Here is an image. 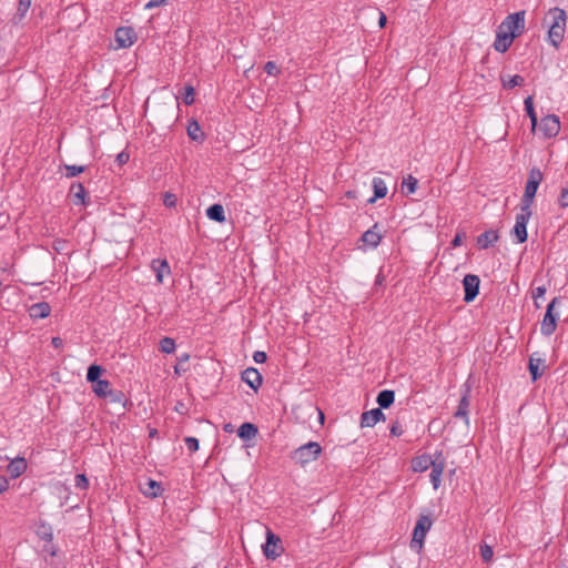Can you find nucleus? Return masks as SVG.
<instances>
[{
    "mask_svg": "<svg viewBox=\"0 0 568 568\" xmlns=\"http://www.w3.org/2000/svg\"><path fill=\"white\" fill-rule=\"evenodd\" d=\"M163 203L166 209H174L176 205V196L173 193H165L163 196Z\"/></svg>",
    "mask_w": 568,
    "mask_h": 568,
    "instance_id": "obj_39",
    "label": "nucleus"
},
{
    "mask_svg": "<svg viewBox=\"0 0 568 568\" xmlns=\"http://www.w3.org/2000/svg\"><path fill=\"white\" fill-rule=\"evenodd\" d=\"M530 215H517L516 224L511 230L514 241L524 243L527 240V223Z\"/></svg>",
    "mask_w": 568,
    "mask_h": 568,
    "instance_id": "obj_11",
    "label": "nucleus"
},
{
    "mask_svg": "<svg viewBox=\"0 0 568 568\" xmlns=\"http://www.w3.org/2000/svg\"><path fill=\"white\" fill-rule=\"evenodd\" d=\"M151 267L155 273L156 282L159 284L163 283L164 276L171 273V268L166 260H153Z\"/></svg>",
    "mask_w": 568,
    "mask_h": 568,
    "instance_id": "obj_18",
    "label": "nucleus"
},
{
    "mask_svg": "<svg viewBox=\"0 0 568 568\" xmlns=\"http://www.w3.org/2000/svg\"><path fill=\"white\" fill-rule=\"evenodd\" d=\"M444 471V465L443 463H432V471H430V481L433 484V487L437 489L440 485V478Z\"/></svg>",
    "mask_w": 568,
    "mask_h": 568,
    "instance_id": "obj_27",
    "label": "nucleus"
},
{
    "mask_svg": "<svg viewBox=\"0 0 568 568\" xmlns=\"http://www.w3.org/2000/svg\"><path fill=\"white\" fill-rule=\"evenodd\" d=\"M253 359H254L255 363L263 364V363L266 362L267 355L263 351H256L253 354Z\"/></svg>",
    "mask_w": 568,
    "mask_h": 568,
    "instance_id": "obj_44",
    "label": "nucleus"
},
{
    "mask_svg": "<svg viewBox=\"0 0 568 568\" xmlns=\"http://www.w3.org/2000/svg\"><path fill=\"white\" fill-rule=\"evenodd\" d=\"M154 433H156V429H153V432H151L150 435L153 436Z\"/></svg>",
    "mask_w": 568,
    "mask_h": 568,
    "instance_id": "obj_59",
    "label": "nucleus"
},
{
    "mask_svg": "<svg viewBox=\"0 0 568 568\" xmlns=\"http://www.w3.org/2000/svg\"><path fill=\"white\" fill-rule=\"evenodd\" d=\"M418 185V180L414 178L413 175H408L407 178H404L400 189L402 192L406 195L413 194Z\"/></svg>",
    "mask_w": 568,
    "mask_h": 568,
    "instance_id": "obj_30",
    "label": "nucleus"
},
{
    "mask_svg": "<svg viewBox=\"0 0 568 568\" xmlns=\"http://www.w3.org/2000/svg\"><path fill=\"white\" fill-rule=\"evenodd\" d=\"M560 131L559 118L555 114L544 116L539 123V132L544 138L550 139L558 135Z\"/></svg>",
    "mask_w": 568,
    "mask_h": 568,
    "instance_id": "obj_8",
    "label": "nucleus"
},
{
    "mask_svg": "<svg viewBox=\"0 0 568 568\" xmlns=\"http://www.w3.org/2000/svg\"><path fill=\"white\" fill-rule=\"evenodd\" d=\"M428 467V460L427 459H424V464H423V460H417L414 465V470H424Z\"/></svg>",
    "mask_w": 568,
    "mask_h": 568,
    "instance_id": "obj_51",
    "label": "nucleus"
},
{
    "mask_svg": "<svg viewBox=\"0 0 568 568\" xmlns=\"http://www.w3.org/2000/svg\"><path fill=\"white\" fill-rule=\"evenodd\" d=\"M548 40L551 45L559 48L566 32L567 16L565 10L556 7L551 8L547 13Z\"/></svg>",
    "mask_w": 568,
    "mask_h": 568,
    "instance_id": "obj_1",
    "label": "nucleus"
},
{
    "mask_svg": "<svg viewBox=\"0 0 568 568\" xmlns=\"http://www.w3.org/2000/svg\"><path fill=\"white\" fill-rule=\"evenodd\" d=\"M322 453V447L317 442H308L296 448L291 458L298 465L305 466L318 459Z\"/></svg>",
    "mask_w": 568,
    "mask_h": 568,
    "instance_id": "obj_2",
    "label": "nucleus"
},
{
    "mask_svg": "<svg viewBox=\"0 0 568 568\" xmlns=\"http://www.w3.org/2000/svg\"><path fill=\"white\" fill-rule=\"evenodd\" d=\"M51 306L47 302L36 303L30 306L29 314L33 320H42L50 315Z\"/></svg>",
    "mask_w": 568,
    "mask_h": 568,
    "instance_id": "obj_19",
    "label": "nucleus"
},
{
    "mask_svg": "<svg viewBox=\"0 0 568 568\" xmlns=\"http://www.w3.org/2000/svg\"><path fill=\"white\" fill-rule=\"evenodd\" d=\"M92 388L94 394L101 398H105L108 396L113 395L111 384L106 379L97 381V383L93 384Z\"/></svg>",
    "mask_w": 568,
    "mask_h": 568,
    "instance_id": "obj_24",
    "label": "nucleus"
},
{
    "mask_svg": "<svg viewBox=\"0 0 568 568\" xmlns=\"http://www.w3.org/2000/svg\"><path fill=\"white\" fill-rule=\"evenodd\" d=\"M469 396H470V388L468 386L465 387L463 390L462 398L459 400L457 410L455 412L454 416L456 418L464 419L465 424H469Z\"/></svg>",
    "mask_w": 568,
    "mask_h": 568,
    "instance_id": "obj_12",
    "label": "nucleus"
},
{
    "mask_svg": "<svg viewBox=\"0 0 568 568\" xmlns=\"http://www.w3.org/2000/svg\"><path fill=\"white\" fill-rule=\"evenodd\" d=\"M166 3H168V0H150L146 2L144 8L150 10V9H154V8L164 6Z\"/></svg>",
    "mask_w": 568,
    "mask_h": 568,
    "instance_id": "obj_45",
    "label": "nucleus"
},
{
    "mask_svg": "<svg viewBox=\"0 0 568 568\" xmlns=\"http://www.w3.org/2000/svg\"><path fill=\"white\" fill-rule=\"evenodd\" d=\"M75 487L80 489H87L89 487V480L84 474H78L74 479Z\"/></svg>",
    "mask_w": 568,
    "mask_h": 568,
    "instance_id": "obj_40",
    "label": "nucleus"
},
{
    "mask_svg": "<svg viewBox=\"0 0 568 568\" xmlns=\"http://www.w3.org/2000/svg\"><path fill=\"white\" fill-rule=\"evenodd\" d=\"M154 433H156V429H153V432H151L150 435L153 436Z\"/></svg>",
    "mask_w": 568,
    "mask_h": 568,
    "instance_id": "obj_60",
    "label": "nucleus"
},
{
    "mask_svg": "<svg viewBox=\"0 0 568 568\" xmlns=\"http://www.w3.org/2000/svg\"><path fill=\"white\" fill-rule=\"evenodd\" d=\"M433 526V520L427 515H420L417 519L416 526L413 531V538L410 542L412 548H416L418 551L424 546V540L427 532L430 530Z\"/></svg>",
    "mask_w": 568,
    "mask_h": 568,
    "instance_id": "obj_3",
    "label": "nucleus"
},
{
    "mask_svg": "<svg viewBox=\"0 0 568 568\" xmlns=\"http://www.w3.org/2000/svg\"><path fill=\"white\" fill-rule=\"evenodd\" d=\"M386 21H387V18L385 16L384 12H379V19H378V24L381 28H384L385 24H386Z\"/></svg>",
    "mask_w": 568,
    "mask_h": 568,
    "instance_id": "obj_56",
    "label": "nucleus"
},
{
    "mask_svg": "<svg viewBox=\"0 0 568 568\" xmlns=\"http://www.w3.org/2000/svg\"><path fill=\"white\" fill-rule=\"evenodd\" d=\"M102 373V368L101 366L97 365V364H93L91 365L89 368H88V373H87V379L88 382H91V383H97V381H101L99 377Z\"/></svg>",
    "mask_w": 568,
    "mask_h": 568,
    "instance_id": "obj_34",
    "label": "nucleus"
},
{
    "mask_svg": "<svg viewBox=\"0 0 568 568\" xmlns=\"http://www.w3.org/2000/svg\"><path fill=\"white\" fill-rule=\"evenodd\" d=\"M264 70L267 74L275 75L278 73V68L275 62L268 61L266 62Z\"/></svg>",
    "mask_w": 568,
    "mask_h": 568,
    "instance_id": "obj_43",
    "label": "nucleus"
},
{
    "mask_svg": "<svg viewBox=\"0 0 568 568\" xmlns=\"http://www.w3.org/2000/svg\"><path fill=\"white\" fill-rule=\"evenodd\" d=\"M372 186H373V190H374V196L373 197H369L367 201L373 203L375 202L377 199H382V197H385L386 194H387V185L385 183V181L381 178H374L373 181H372Z\"/></svg>",
    "mask_w": 568,
    "mask_h": 568,
    "instance_id": "obj_22",
    "label": "nucleus"
},
{
    "mask_svg": "<svg viewBox=\"0 0 568 568\" xmlns=\"http://www.w3.org/2000/svg\"><path fill=\"white\" fill-rule=\"evenodd\" d=\"M52 345L55 347V348H60L63 346V341L62 338L55 336V337H52V341H51Z\"/></svg>",
    "mask_w": 568,
    "mask_h": 568,
    "instance_id": "obj_55",
    "label": "nucleus"
},
{
    "mask_svg": "<svg viewBox=\"0 0 568 568\" xmlns=\"http://www.w3.org/2000/svg\"><path fill=\"white\" fill-rule=\"evenodd\" d=\"M557 302H558V297H555L548 304L546 314L541 322L540 332L545 336L552 335L557 328L558 316L554 315V308H555V305L557 304Z\"/></svg>",
    "mask_w": 568,
    "mask_h": 568,
    "instance_id": "obj_7",
    "label": "nucleus"
},
{
    "mask_svg": "<svg viewBox=\"0 0 568 568\" xmlns=\"http://www.w3.org/2000/svg\"><path fill=\"white\" fill-rule=\"evenodd\" d=\"M390 434L393 436H400L403 434V428L398 422H395L390 427Z\"/></svg>",
    "mask_w": 568,
    "mask_h": 568,
    "instance_id": "obj_49",
    "label": "nucleus"
},
{
    "mask_svg": "<svg viewBox=\"0 0 568 568\" xmlns=\"http://www.w3.org/2000/svg\"><path fill=\"white\" fill-rule=\"evenodd\" d=\"M193 568H197V567H193Z\"/></svg>",
    "mask_w": 568,
    "mask_h": 568,
    "instance_id": "obj_61",
    "label": "nucleus"
},
{
    "mask_svg": "<svg viewBox=\"0 0 568 568\" xmlns=\"http://www.w3.org/2000/svg\"><path fill=\"white\" fill-rule=\"evenodd\" d=\"M256 434L257 427L251 423H243L237 430L239 437L243 439H250L254 437Z\"/></svg>",
    "mask_w": 568,
    "mask_h": 568,
    "instance_id": "obj_29",
    "label": "nucleus"
},
{
    "mask_svg": "<svg viewBox=\"0 0 568 568\" xmlns=\"http://www.w3.org/2000/svg\"><path fill=\"white\" fill-rule=\"evenodd\" d=\"M31 6V0H20L18 11L21 17H24Z\"/></svg>",
    "mask_w": 568,
    "mask_h": 568,
    "instance_id": "obj_42",
    "label": "nucleus"
},
{
    "mask_svg": "<svg viewBox=\"0 0 568 568\" xmlns=\"http://www.w3.org/2000/svg\"><path fill=\"white\" fill-rule=\"evenodd\" d=\"M190 355L187 353L181 354L178 357V365L174 366V373L176 375H181V373L185 372L186 369L183 367V363L189 362Z\"/></svg>",
    "mask_w": 568,
    "mask_h": 568,
    "instance_id": "obj_36",
    "label": "nucleus"
},
{
    "mask_svg": "<svg viewBox=\"0 0 568 568\" xmlns=\"http://www.w3.org/2000/svg\"><path fill=\"white\" fill-rule=\"evenodd\" d=\"M480 280L475 274H467L463 280V287L465 291L464 301L466 303L473 302L479 293Z\"/></svg>",
    "mask_w": 568,
    "mask_h": 568,
    "instance_id": "obj_9",
    "label": "nucleus"
},
{
    "mask_svg": "<svg viewBox=\"0 0 568 568\" xmlns=\"http://www.w3.org/2000/svg\"><path fill=\"white\" fill-rule=\"evenodd\" d=\"M210 220L222 223L226 221V215H207Z\"/></svg>",
    "mask_w": 568,
    "mask_h": 568,
    "instance_id": "obj_54",
    "label": "nucleus"
},
{
    "mask_svg": "<svg viewBox=\"0 0 568 568\" xmlns=\"http://www.w3.org/2000/svg\"><path fill=\"white\" fill-rule=\"evenodd\" d=\"M561 207L568 206V189H562L558 199Z\"/></svg>",
    "mask_w": 568,
    "mask_h": 568,
    "instance_id": "obj_46",
    "label": "nucleus"
},
{
    "mask_svg": "<svg viewBox=\"0 0 568 568\" xmlns=\"http://www.w3.org/2000/svg\"><path fill=\"white\" fill-rule=\"evenodd\" d=\"M224 209L221 204H213L206 209L205 213H223Z\"/></svg>",
    "mask_w": 568,
    "mask_h": 568,
    "instance_id": "obj_50",
    "label": "nucleus"
},
{
    "mask_svg": "<svg viewBox=\"0 0 568 568\" xmlns=\"http://www.w3.org/2000/svg\"><path fill=\"white\" fill-rule=\"evenodd\" d=\"M265 537L266 541L262 546L263 554L267 559L275 560L284 552L282 540L268 527H266Z\"/></svg>",
    "mask_w": 568,
    "mask_h": 568,
    "instance_id": "obj_4",
    "label": "nucleus"
},
{
    "mask_svg": "<svg viewBox=\"0 0 568 568\" xmlns=\"http://www.w3.org/2000/svg\"><path fill=\"white\" fill-rule=\"evenodd\" d=\"M498 234L494 230L486 231L477 237V245L479 248L485 250L498 241Z\"/></svg>",
    "mask_w": 568,
    "mask_h": 568,
    "instance_id": "obj_21",
    "label": "nucleus"
},
{
    "mask_svg": "<svg viewBox=\"0 0 568 568\" xmlns=\"http://www.w3.org/2000/svg\"><path fill=\"white\" fill-rule=\"evenodd\" d=\"M385 415L381 408H374L367 412H364L361 416V426L362 427H373L376 423L384 419Z\"/></svg>",
    "mask_w": 568,
    "mask_h": 568,
    "instance_id": "obj_16",
    "label": "nucleus"
},
{
    "mask_svg": "<svg viewBox=\"0 0 568 568\" xmlns=\"http://www.w3.org/2000/svg\"><path fill=\"white\" fill-rule=\"evenodd\" d=\"M9 488V480L6 477L0 476V494L4 493Z\"/></svg>",
    "mask_w": 568,
    "mask_h": 568,
    "instance_id": "obj_53",
    "label": "nucleus"
},
{
    "mask_svg": "<svg viewBox=\"0 0 568 568\" xmlns=\"http://www.w3.org/2000/svg\"><path fill=\"white\" fill-rule=\"evenodd\" d=\"M318 413H320V420H321V423H323L324 422V414H323L322 410H318Z\"/></svg>",
    "mask_w": 568,
    "mask_h": 568,
    "instance_id": "obj_58",
    "label": "nucleus"
},
{
    "mask_svg": "<svg viewBox=\"0 0 568 568\" xmlns=\"http://www.w3.org/2000/svg\"><path fill=\"white\" fill-rule=\"evenodd\" d=\"M542 181V173L539 169H531L529 172L528 181L526 183L525 193H524V205L523 210H526L529 203L532 201L537 189Z\"/></svg>",
    "mask_w": 568,
    "mask_h": 568,
    "instance_id": "obj_6",
    "label": "nucleus"
},
{
    "mask_svg": "<svg viewBox=\"0 0 568 568\" xmlns=\"http://www.w3.org/2000/svg\"><path fill=\"white\" fill-rule=\"evenodd\" d=\"M515 34L508 33L498 27L496 39L494 41V49L498 52H506L511 45Z\"/></svg>",
    "mask_w": 568,
    "mask_h": 568,
    "instance_id": "obj_13",
    "label": "nucleus"
},
{
    "mask_svg": "<svg viewBox=\"0 0 568 568\" xmlns=\"http://www.w3.org/2000/svg\"><path fill=\"white\" fill-rule=\"evenodd\" d=\"M524 104H525V110L527 112V115L529 116L530 122H531V129H532V131H535L538 120H537V114H536V111L534 108L532 97L531 95L527 97L524 101Z\"/></svg>",
    "mask_w": 568,
    "mask_h": 568,
    "instance_id": "obj_28",
    "label": "nucleus"
},
{
    "mask_svg": "<svg viewBox=\"0 0 568 568\" xmlns=\"http://www.w3.org/2000/svg\"><path fill=\"white\" fill-rule=\"evenodd\" d=\"M545 371V359L540 357H535V355L529 358V372L531 374L532 381H537L540 376H542Z\"/></svg>",
    "mask_w": 568,
    "mask_h": 568,
    "instance_id": "obj_20",
    "label": "nucleus"
},
{
    "mask_svg": "<svg viewBox=\"0 0 568 568\" xmlns=\"http://www.w3.org/2000/svg\"><path fill=\"white\" fill-rule=\"evenodd\" d=\"M185 93H184V97H183V101L186 105H191L194 103V88L192 85H186L185 87Z\"/></svg>",
    "mask_w": 568,
    "mask_h": 568,
    "instance_id": "obj_38",
    "label": "nucleus"
},
{
    "mask_svg": "<svg viewBox=\"0 0 568 568\" xmlns=\"http://www.w3.org/2000/svg\"><path fill=\"white\" fill-rule=\"evenodd\" d=\"M136 41V33L131 27H121L115 31L116 48H130Z\"/></svg>",
    "mask_w": 568,
    "mask_h": 568,
    "instance_id": "obj_10",
    "label": "nucleus"
},
{
    "mask_svg": "<svg viewBox=\"0 0 568 568\" xmlns=\"http://www.w3.org/2000/svg\"><path fill=\"white\" fill-rule=\"evenodd\" d=\"M130 159V155L128 152L122 151L116 155L115 161L119 163V165L125 164Z\"/></svg>",
    "mask_w": 568,
    "mask_h": 568,
    "instance_id": "obj_47",
    "label": "nucleus"
},
{
    "mask_svg": "<svg viewBox=\"0 0 568 568\" xmlns=\"http://www.w3.org/2000/svg\"><path fill=\"white\" fill-rule=\"evenodd\" d=\"M65 170V176L67 178H74L82 172H84L85 166L84 165H64Z\"/></svg>",
    "mask_w": 568,
    "mask_h": 568,
    "instance_id": "obj_35",
    "label": "nucleus"
},
{
    "mask_svg": "<svg viewBox=\"0 0 568 568\" xmlns=\"http://www.w3.org/2000/svg\"><path fill=\"white\" fill-rule=\"evenodd\" d=\"M545 293H546V287H544V286H538V287L535 290V292H534V294H532V297H534V300L540 298V297H542V296L545 295Z\"/></svg>",
    "mask_w": 568,
    "mask_h": 568,
    "instance_id": "obj_52",
    "label": "nucleus"
},
{
    "mask_svg": "<svg viewBox=\"0 0 568 568\" xmlns=\"http://www.w3.org/2000/svg\"><path fill=\"white\" fill-rule=\"evenodd\" d=\"M501 81H503L504 88H507V89H513L515 87L523 85L524 82H525L524 78L521 75H519V74H515L513 77H509L508 80L503 78Z\"/></svg>",
    "mask_w": 568,
    "mask_h": 568,
    "instance_id": "obj_33",
    "label": "nucleus"
},
{
    "mask_svg": "<svg viewBox=\"0 0 568 568\" xmlns=\"http://www.w3.org/2000/svg\"><path fill=\"white\" fill-rule=\"evenodd\" d=\"M224 430H225V432H227V433L233 432V426H232V424H225V425H224Z\"/></svg>",
    "mask_w": 568,
    "mask_h": 568,
    "instance_id": "obj_57",
    "label": "nucleus"
},
{
    "mask_svg": "<svg viewBox=\"0 0 568 568\" xmlns=\"http://www.w3.org/2000/svg\"><path fill=\"white\" fill-rule=\"evenodd\" d=\"M465 236H466V235H465V233H464V232H458V233L455 235L454 240L452 241V246H453V247H457V246L462 245L463 240L465 239Z\"/></svg>",
    "mask_w": 568,
    "mask_h": 568,
    "instance_id": "obj_48",
    "label": "nucleus"
},
{
    "mask_svg": "<svg viewBox=\"0 0 568 568\" xmlns=\"http://www.w3.org/2000/svg\"><path fill=\"white\" fill-rule=\"evenodd\" d=\"M175 348H176V344H175V341L171 337H163L161 341H160V349L161 352L165 353V354H172L175 352Z\"/></svg>",
    "mask_w": 568,
    "mask_h": 568,
    "instance_id": "obj_32",
    "label": "nucleus"
},
{
    "mask_svg": "<svg viewBox=\"0 0 568 568\" xmlns=\"http://www.w3.org/2000/svg\"><path fill=\"white\" fill-rule=\"evenodd\" d=\"M187 449L194 453L199 449V440L195 437H185L184 439Z\"/></svg>",
    "mask_w": 568,
    "mask_h": 568,
    "instance_id": "obj_41",
    "label": "nucleus"
},
{
    "mask_svg": "<svg viewBox=\"0 0 568 568\" xmlns=\"http://www.w3.org/2000/svg\"><path fill=\"white\" fill-rule=\"evenodd\" d=\"M142 493L146 497L155 498L162 494V487L158 481L149 479L145 484V487L142 488Z\"/></svg>",
    "mask_w": 568,
    "mask_h": 568,
    "instance_id": "obj_25",
    "label": "nucleus"
},
{
    "mask_svg": "<svg viewBox=\"0 0 568 568\" xmlns=\"http://www.w3.org/2000/svg\"><path fill=\"white\" fill-rule=\"evenodd\" d=\"M480 556L485 562L491 561L493 556H494L493 548L487 544L481 545L480 546Z\"/></svg>",
    "mask_w": 568,
    "mask_h": 568,
    "instance_id": "obj_37",
    "label": "nucleus"
},
{
    "mask_svg": "<svg viewBox=\"0 0 568 568\" xmlns=\"http://www.w3.org/2000/svg\"><path fill=\"white\" fill-rule=\"evenodd\" d=\"M28 468V464L26 458L17 457L10 462L7 467V471L9 473L11 478L20 477Z\"/></svg>",
    "mask_w": 568,
    "mask_h": 568,
    "instance_id": "obj_17",
    "label": "nucleus"
},
{
    "mask_svg": "<svg viewBox=\"0 0 568 568\" xmlns=\"http://www.w3.org/2000/svg\"><path fill=\"white\" fill-rule=\"evenodd\" d=\"M525 14L526 12L524 10L508 14L499 24V28L508 33L515 34V38L519 37L525 30Z\"/></svg>",
    "mask_w": 568,
    "mask_h": 568,
    "instance_id": "obj_5",
    "label": "nucleus"
},
{
    "mask_svg": "<svg viewBox=\"0 0 568 568\" xmlns=\"http://www.w3.org/2000/svg\"><path fill=\"white\" fill-rule=\"evenodd\" d=\"M242 381L251 388L257 390L262 385V375L254 367H248L242 373Z\"/></svg>",
    "mask_w": 568,
    "mask_h": 568,
    "instance_id": "obj_15",
    "label": "nucleus"
},
{
    "mask_svg": "<svg viewBox=\"0 0 568 568\" xmlns=\"http://www.w3.org/2000/svg\"><path fill=\"white\" fill-rule=\"evenodd\" d=\"M70 196L74 204L84 205L87 191L81 183H73L70 187Z\"/></svg>",
    "mask_w": 568,
    "mask_h": 568,
    "instance_id": "obj_23",
    "label": "nucleus"
},
{
    "mask_svg": "<svg viewBox=\"0 0 568 568\" xmlns=\"http://www.w3.org/2000/svg\"><path fill=\"white\" fill-rule=\"evenodd\" d=\"M382 240V233L378 230V224H375L372 229L367 230L361 236L364 247L375 248Z\"/></svg>",
    "mask_w": 568,
    "mask_h": 568,
    "instance_id": "obj_14",
    "label": "nucleus"
},
{
    "mask_svg": "<svg viewBox=\"0 0 568 568\" xmlns=\"http://www.w3.org/2000/svg\"><path fill=\"white\" fill-rule=\"evenodd\" d=\"M395 400V393L389 389L382 390L377 396L379 408H388Z\"/></svg>",
    "mask_w": 568,
    "mask_h": 568,
    "instance_id": "obj_26",
    "label": "nucleus"
},
{
    "mask_svg": "<svg viewBox=\"0 0 568 568\" xmlns=\"http://www.w3.org/2000/svg\"><path fill=\"white\" fill-rule=\"evenodd\" d=\"M187 135L193 141H203L204 134L196 121H191L187 125Z\"/></svg>",
    "mask_w": 568,
    "mask_h": 568,
    "instance_id": "obj_31",
    "label": "nucleus"
}]
</instances>
